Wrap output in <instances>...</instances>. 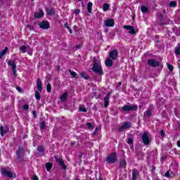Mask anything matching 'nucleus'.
Masks as SVG:
<instances>
[{
  "label": "nucleus",
  "mask_w": 180,
  "mask_h": 180,
  "mask_svg": "<svg viewBox=\"0 0 180 180\" xmlns=\"http://www.w3.org/2000/svg\"><path fill=\"white\" fill-rule=\"evenodd\" d=\"M64 26L66 29H70V25H68V22L65 23Z\"/></svg>",
  "instance_id": "nucleus-50"
},
{
  "label": "nucleus",
  "mask_w": 180,
  "mask_h": 180,
  "mask_svg": "<svg viewBox=\"0 0 180 180\" xmlns=\"http://www.w3.org/2000/svg\"><path fill=\"white\" fill-rule=\"evenodd\" d=\"M68 30H69L70 33H72V30L69 28Z\"/></svg>",
  "instance_id": "nucleus-55"
},
{
  "label": "nucleus",
  "mask_w": 180,
  "mask_h": 180,
  "mask_svg": "<svg viewBox=\"0 0 180 180\" xmlns=\"http://www.w3.org/2000/svg\"><path fill=\"white\" fill-rule=\"evenodd\" d=\"M177 4H176V1H170L169 4V6L170 8H176Z\"/></svg>",
  "instance_id": "nucleus-30"
},
{
  "label": "nucleus",
  "mask_w": 180,
  "mask_h": 180,
  "mask_svg": "<svg viewBox=\"0 0 180 180\" xmlns=\"http://www.w3.org/2000/svg\"><path fill=\"white\" fill-rule=\"evenodd\" d=\"M17 91H18V92H22V89L19 86H17Z\"/></svg>",
  "instance_id": "nucleus-52"
},
{
  "label": "nucleus",
  "mask_w": 180,
  "mask_h": 180,
  "mask_svg": "<svg viewBox=\"0 0 180 180\" xmlns=\"http://www.w3.org/2000/svg\"><path fill=\"white\" fill-rule=\"evenodd\" d=\"M46 13L50 16H53V15H56V10H54V8H46Z\"/></svg>",
  "instance_id": "nucleus-19"
},
{
  "label": "nucleus",
  "mask_w": 180,
  "mask_h": 180,
  "mask_svg": "<svg viewBox=\"0 0 180 180\" xmlns=\"http://www.w3.org/2000/svg\"><path fill=\"white\" fill-rule=\"evenodd\" d=\"M167 65L169 71H170V72H172V71H174V67L169 63H167Z\"/></svg>",
  "instance_id": "nucleus-36"
},
{
  "label": "nucleus",
  "mask_w": 180,
  "mask_h": 180,
  "mask_svg": "<svg viewBox=\"0 0 180 180\" xmlns=\"http://www.w3.org/2000/svg\"><path fill=\"white\" fill-rule=\"evenodd\" d=\"M0 134L2 136H4V134H6V131H5V129H4V127L3 126L0 127Z\"/></svg>",
  "instance_id": "nucleus-29"
},
{
  "label": "nucleus",
  "mask_w": 180,
  "mask_h": 180,
  "mask_svg": "<svg viewBox=\"0 0 180 180\" xmlns=\"http://www.w3.org/2000/svg\"><path fill=\"white\" fill-rule=\"evenodd\" d=\"M160 134L162 137H164V136H165V131L164 130H161Z\"/></svg>",
  "instance_id": "nucleus-45"
},
{
  "label": "nucleus",
  "mask_w": 180,
  "mask_h": 180,
  "mask_svg": "<svg viewBox=\"0 0 180 180\" xmlns=\"http://www.w3.org/2000/svg\"><path fill=\"white\" fill-rule=\"evenodd\" d=\"M122 86V82H118L117 84V86Z\"/></svg>",
  "instance_id": "nucleus-53"
},
{
  "label": "nucleus",
  "mask_w": 180,
  "mask_h": 180,
  "mask_svg": "<svg viewBox=\"0 0 180 180\" xmlns=\"http://www.w3.org/2000/svg\"><path fill=\"white\" fill-rule=\"evenodd\" d=\"M109 99H110V94H108L104 97V108H108L109 106Z\"/></svg>",
  "instance_id": "nucleus-17"
},
{
  "label": "nucleus",
  "mask_w": 180,
  "mask_h": 180,
  "mask_svg": "<svg viewBox=\"0 0 180 180\" xmlns=\"http://www.w3.org/2000/svg\"><path fill=\"white\" fill-rule=\"evenodd\" d=\"M151 113H152L151 109L148 108V109L146 110V116L147 117H150V116H151Z\"/></svg>",
  "instance_id": "nucleus-38"
},
{
  "label": "nucleus",
  "mask_w": 180,
  "mask_h": 180,
  "mask_svg": "<svg viewBox=\"0 0 180 180\" xmlns=\"http://www.w3.org/2000/svg\"><path fill=\"white\" fill-rule=\"evenodd\" d=\"M167 33H169V34H170V33H171V31H167Z\"/></svg>",
  "instance_id": "nucleus-58"
},
{
  "label": "nucleus",
  "mask_w": 180,
  "mask_h": 180,
  "mask_svg": "<svg viewBox=\"0 0 180 180\" xmlns=\"http://www.w3.org/2000/svg\"><path fill=\"white\" fill-rule=\"evenodd\" d=\"M147 64L149 65V67H160V62L155 59H148Z\"/></svg>",
  "instance_id": "nucleus-7"
},
{
  "label": "nucleus",
  "mask_w": 180,
  "mask_h": 180,
  "mask_svg": "<svg viewBox=\"0 0 180 180\" xmlns=\"http://www.w3.org/2000/svg\"><path fill=\"white\" fill-rule=\"evenodd\" d=\"M138 107L136 105H133L131 103H128L122 107V112H136L137 110Z\"/></svg>",
  "instance_id": "nucleus-2"
},
{
  "label": "nucleus",
  "mask_w": 180,
  "mask_h": 180,
  "mask_svg": "<svg viewBox=\"0 0 180 180\" xmlns=\"http://www.w3.org/2000/svg\"><path fill=\"white\" fill-rule=\"evenodd\" d=\"M80 75H81L82 78H84V79H89V76L86 75L84 72L80 73Z\"/></svg>",
  "instance_id": "nucleus-34"
},
{
  "label": "nucleus",
  "mask_w": 180,
  "mask_h": 180,
  "mask_svg": "<svg viewBox=\"0 0 180 180\" xmlns=\"http://www.w3.org/2000/svg\"><path fill=\"white\" fill-rule=\"evenodd\" d=\"M79 110L80 112H86V108H84V107H79Z\"/></svg>",
  "instance_id": "nucleus-43"
},
{
  "label": "nucleus",
  "mask_w": 180,
  "mask_h": 180,
  "mask_svg": "<svg viewBox=\"0 0 180 180\" xmlns=\"http://www.w3.org/2000/svg\"><path fill=\"white\" fill-rule=\"evenodd\" d=\"M96 133H98V127H96L94 130V131L93 132V136H96Z\"/></svg>",
  "instance_id": "nucleus-47"
},
{
  "label": "nucleus",
  "mask_w": 180,
  "mask_h": 180,
  "mask_svg": "<svg viewBox=\"0 0 180 180\" xmlns=\"http://www.w3.org/2000/svg\"><path fill=\"white\" fill-rule=\"evenodd\" d=\"M8 47H6L2 51H0V60L5 56V54H6V53H8Z\"/></svg>",
  "instance_id": "nucleus-23"
},
{
  "label": "nucleus",
  "mask_w": 180,
  "mask_h": 180,
  "mask_svg": "<svg viewBox=\"0 0 180 180\" xmlns=\"http://www.w3.org/2000/svg\"><path fill=\"white\" fill-rule=\"evenodd\" d=\"M20 51L23 53V54H25V53H26V50H27V47H26V46H25V45H22V46H21L20 48Z\"/></svg>",
  "instance_id": "nucleus-27"
},
{
  "label": "nucleus",
  "mask_w": 180,
  "mask_h": 180,
  "mask_svg": "<svg viewBox=\"0 0 180 180\" xmlns=\"http://www.w3.org/2000/svg\"><path fill=\"white\" fill-rule=\"evenodd\" d=\"M46 91L50 94V92H51V84H50V83H49L46 86Z\"/></svg>",
  "instance_id": "nucleus-37"
},
{
  "label": "nucleus",
  "mask_w": 180,
  "mask_h": 180,
  "mask_svg": "<svg viewBox=\"0 0 180 180\" xmlns=\"http://www.w3.org/2000/svg\"><path fill=\"white\" fill-rule=\"evenodd\" d=\"M176 32H175V29L174 30L175 34H176V36H180V29L179 28H176Z\"/></svg>",
  "instance_id": "nucleus-40"
},
{
  "label": "nucleus",
  "mask_w": 180,
  "mask_h": 180,
  "mask_svg": "<svg viewBox=\"0 0 180 180\" xmlns=\"http://www.w3.org/2000/svg\"><path fill=\"white\" fill-rule=\"evenodd\" d=\"M69 72L70 73V75H72V78H78V77H77V73L69 69Z\"/></svg>",
  "instance_id": "nucleus-32"
},
{
  "label": "nucleus",
  "mask_w": 180,
  "mask_h": 180,
  "mask_svg": "<svg viewBox=\"0 0 180 180\" xmlns=\"http://www.w3.org/2000/svg\"><path fill=\"white\" fill-rule=\"evenodd\" d=\"M46 171L50 172L51 170V168H53V164L46 163Z\"/></svg>",
  "instance_id": "nucleus-26"
},
{
  "label": "nucleus",
  "mask_w": 180,
  "mask_h": 180,
  "mask_svg": "<svg viewBox=\"0 0 180 180\" xmlns=\"http://www.w3.org/2000/svg\"><path fill=\"white\" fill-rule=\"evenodd\" d=\"M127 143L128 144H133V140L131 139H129Z\"/></svg>",
  "instance_id": "nucleus-48"
},
{
  "label": "nucleus",
  "mask_w": 180,
  "mask_h": 180,
  "mask_svg": "<svg viewBox=\"0 0 180 180\" xmlns=\"http://www.w3.org/2000/svg\"><path fill=\"white\" fill-rule=\"evenodd\" d=\"M56 162L60 165L62 169H67V166L64 164V160H63V159L57 158Z\"/></svg>",
  "instance_id": "nucleus-14"
},
{
  "label": "nucleus",
  "mask_w": 180,
  "mask_h": 180,
  "mask_svg": "<svg viewBox=\"0 0 180 180\" xmlns=\"http://www.w3.org/2000/svg\"><path fill=\"white\" fill-rule=\"evenodd\" d=\"M16 155L18 160H19L20 161H23V155H25V149H23V148L22 147H20L18 150L16 151Z\"/></svg>",
  "instance_id": "nucleus-5"
},
{
  "label": "nucleus",
  "mask_w": 180,
  "mask_h": 180,
  "mask_svg": "<svg viewBox=\"0 0 180 180\" xmlns=\"http://www.w3.org/2000/svg\"><path fill=\"white\" fill-rule=\"evenodd\" d=\"M71 146H75V142H72Z\"/></svg>",
  "instance_id": "nucleus-56"
},
{
  "label": "nucleus",
  "mask_w": 180,
  "mask_h": 180,
  "mask_svg": "<svg viewBox=\"0 0 180 180\" xmlns=\"http://www.w3.org/2000/svg\"><path fill=\"white\" fill-rule=\"evenodd\" d=\"M77 1H81V0H77Z\"/></svg>",
  "instance_id": "nucleus-60"
},
{
  "label": "nucleus",
  "mask_w": 180,
  "mask_h": 180,
  "mask_svg": "<svg viewBox=\"0 0 180 180\" xmlns=\"http://www.w3.org/2000/svg\"><path fill=\"white\" fill-rule=\"evenodd\" d=\"M1 174L7 178H16V174L4 167L1 169Z\"/></svg>",
  "instance_id": "nucleus-4"
},
{
  "label": "nucleus",
  "mask_w": 180,
  "mask_h": 180,
  "mask_svg": "<svg viewBox=\"0 0 180 180\" xmlns=\"http://www.w3.org/2000/svg\"><path fill=\"white\" fill-rule=\"evenodd\" d=\"M104 25L107 27H113L115 26V21L112 18H108L104 20Z\"/></svg>",
  "instance_id": "nucleus-11"
},
{
  "label": "nucleus",
  "mask_w": 180,
  "mask_h": 180,
  "mask_svg": "<svg viewBox=\"0 0 180 180\" xmlns=\"http://www.w3.org/2000/svg\"><path fill=\"white\" fill-rule=\"evenodd\" d=\"M120 166L122 167V168H126V160H121L120 161Z\"/></svg>",
  "instance_id": "nucleus-28"
},
{
  "label": "nucleus",
  "mask_w": 180,
  "mask_h": 180,
  "mask_svg": "<svg viewBox=\"0 0 180 180\" xmlns=\"http://www.w3.org/2000/svg\"><path fill=\"white\" fill-rule=\"evenodd\" d=\"M44 127H46V124L44 123V122H42L40 123V129L41 130H43L44 129Z\"/></svg>",
  "instance_id": "nucleus-41"
},
{
  "label": "nucleus",
  "mask_w": 180,
  "mask_h": 180,
  "mask_svg": "<svg viewBox=\"0 0 180 180\" xmlns=\"http://www.w3.org/2000/svg\"><path fill=\"white\" fill-rule=\"evenodd\" d=\"M33 115H34V116H35V115H36V111H33Z\"/></svg>",
  "instance_id": "nucleus-57"
},
{
  "label": "nucleus",
  "mask_w": 180,
  "mask_h": 180,
  "mask_svg": "<svg viewBox=\"0 0 180 180\" xmlns=\"http://www.w3.org/2000/svg\"><path fill=\"white\" fill-rule=\"evenodd\" d=\"M105 161L108 162V164H115L117 161V155L116 153H112L109 154L106 159Z\"/></svg>",
  "instance_id": "nucleus-3"
},
{
  "label": "nucleus",
  "mask_w": 180,
  "mask_h": 180,
  "mask_svg": "<svg viewBox=\"0 0 180 180\" xmlns=\"http://www.w3.org/2000/svg\"><path fill=\"white\" fill-rule=\"evenodd\" d=\"M141 11L143 13H147V12H148V8L146 6H141Z\"/></svg>",
  "instance_id": "nucleus-25"
},
{
  "label": "nucleus",
  "mask_w": 180,
  "mask_h": 180,
  "mask_svg": "<svg viewBox=\"0 0 180 180\" xmlns=\"http://www.w3.org/2000/svg\"><path fill=\"white\" fill-rule=\"evenodd\" d=\"M81 13V10H79V9H77V10L74 11V13L75 15H78V13Z\"/></svg>",
  "instance_id": "nucleus-44"
},
{
  "label": "nucleus",
  "mask_w": 180,
  "mask_h": 180,
  "mask_svg": "<svg viewBox=\"0 0 180 180\" xmlns=\"http://www.w3.org/2000/svg\"><path fill=\"white\" fill-rule=\"evenodd\" d=\"M169 172H166L165 176H166V178H169Z\"/></svg>",
  "instance_id": "nucleus-49"
},
{
  "label": "nucleus",
  "mask_w": 180,
  "mask_h": 180,
  "mask_svg": "<svg viewBox=\"0 0 180 180\" xmlns=\"http://www.w3.org/2000/svg\"><path fill=\"white\" fill-rule=\"evenodd\" d=\"M86 126L89 129H90V130H92V129H94V126L92 125V124L91 122H87Z\"/></svg>",
  "instance_id": "nucleus-39"
},
{
  "label": "nucleus",
  "mask_w": 180,
  "mask_h": 180,
  "mask_svg": "<svg viewBox=\"0 0 180 180\" xmlns=\"http://www.w3.org/2000/svg\"><path fill=\"white\" fill-rule=\"evenodd\" d=\"M177 146L180 148V141H177Z\"/></svg>",
  "instance_id": "nucleus-54"
},
{
  "label": "nucleus",
  "mask_w": 180,
  "mask_h": 180,
  "mask_svg": "<svg viewBox=\"0 0 180 180\" xmlns=\"http://www.w3.org/2000/svg\"><path fill=\"white\" fill-rule=\"evenodd\" d=\"M179 2L180 3V0H179Z\"/></svg>",
  "instance_id": "nucleus-61"
},
{
  "label": "nucleus",
  "mask_w": 180,
  "mask_h": 180,
  "mask_svg": "<svg viewBox=\"0 0 180 180\" xmlns=\"http://www.w3.org/2000/svg\"><path fill=\"white\" fill-rule=\"evenodd\" d=\"M32 180H39V177H37V176L34 175L32 177Z\"/></svg>",
  "instance_id": "nucleus-51"
},
{
  "label": "nucleus",
  "mask_w": 180,
  "mask_h": 180,
  "mask_svg": "<svg viewBox=\"0 0 180 180\" xmlns=\"http://www.w3.org/2000/svg\"><path fill=\"white\" fill-rule=\"evenodd\" d=\"M8 65L11 67V71L13 72V75H16V63L13 60H8L7 62Z\"/></svg>",
  "instance_id": "nucleus-9"
},
{
  "label": "nucleus",
  "mask_w": 180,
  "mask_h": 180,
  "mask_svg": "<svg viewBox=\"0 0 180 180\" xmlns=\"http://www.w3.org/2000/svg\"><path fill=\"white\" fill-rule=\"evenodd\" d=\"M40 93H39V91H35V98L37 99V101H40Z\"/></svg>",
  "instance_id": "nucleus-33"
},
{
  "label": "nucleus",
  "mask_w": 180,
  "mask_h": 180,
  "mask_svg": "<svg viewBox=\"0 0 180 180\" xmlns=\"http://www.w3.org/2000/svg\"><path fill=\"white\" fill-rule=\"evenodd\" d=\"M37 150L39 151V153H40V154H41L42 153H44V148L41 146H38Z\"/></svg>",
  "instance_id": "nucleus-35"
},
{
  "label": "nucleus",
  "mask_w": 180,
  "mask_h": 180,
  "mask_svg": "<svg viewBox=\"0 0 180 180\" xmlns=\"http://www.w3.org/2000/svg\"><path fill=\"white\" fill-rule=\"evenodd\" d=\"M44 15V12H43L41 10H39V12L35 13L34 15L36 19H40V18H43Z\"/></svg>",
  "instance_id": "nucleus-18"
},
{
  "label": "nucleus",
  "mask_w": 180,
  "mask_h": 180,
  "mask_svg": "<svg viewBox=\"0 0 180 180\" xmlns=\"http://www.w3.org/2000/svg\"><path fill=\"white\" fill-rule=\"evenodd\" d=\"M37 89L38 92L43 91V86H41V79H40V78L37 79Z\"/></svg>",
  "instance_id": "nucleus-15"
},
{
  "label": "nucleus",
  "mask_w": 180,
  "mask_h": 180,
  "mask_svg": "<svg viewBox=\"0 0 180 180\" xmlns=\"http://www.w3.org/2000/svg\"><path fill=\"white\" fill-rule=\"evenodd\" d=\"M148 134H150L148 131H145L142 135V141L145 146L150 145V138H148Z\"/></svg>",
  "instance_id": "nucleus-6"
},
{
  "label": "nucleus",
  "mask_w": 180,
  "mask_h": 180,
  "mask_svg": "<svg viewBox=\"0 0 180 180\" xmlns=\"http://www.w3.org/2000/svg\"><path fill=\"white\" fill-rule=\"evenodd\" d=\"M93 68L92 71L98 75H103V70H102V65H101V62L96 60V58H93Z\"/></svg>",
  "instance_id": "nucleus-1"
},
{
  "label": "nucleus",
  "mask_w": 180,
  "mask_h": 180,
  "mask_svg": "<svg viewBox=\"0 0 180 180\" xmlns=\"http://www.w3.org/2000/svg\"><path fill=\"white\" fill-rule=\"evenodd\" d=\"M98 180H103V179H102V178H99V179Z\"/></svg>",
  "instance_id": "nucleus-59"
},
{
  "label": "nucleus",
  "mask_w": 180,
  "mask_h": 180,
  "mask_svg": "<svg viewBox=\"0 0 180 180\" xmlns=\"http://www.w3.org/2000/svg\"><path fill=\"white\" fill-rule=\"evenodd\" d=\"M174 53L176 54V56H179V54H180V46H179V44H178V46H177L176 48L175 49Z\"/></svg>",
  "instance_id": "nucleus-31"
},
{
  "label": "nucleus",
  "mask_w": 180,
  "mask_h": 180,
  "mask_svg": "<svg viewBox=\"0 0 180 180\" xmlns=\"http://www.w3.org/2000/svg\"><path fill=\"white\" fill-rule=\"evenodd\" d=\"M22 109H23V110H29V105L25 104V105L22 106Z\"/></svg>",
  "instance_id": "nucleus-42"
},
{
  "label": "nucleus",
  "mask_w": 180,
  "mask_h": 180,
  "mask_svg": "<svg viewBox=\"0 0 180 180\" xmlns=\"http://www.w3.org/2000/svg\"><path fill=\"white\" fill-rule=\"evenodd\" d=\"M68 98V93L65 92L61 96H60V101L62 102H65Z\"/></svg>",
  "instance_id": "nucleus-21"
},
{
  "label": "nucleus",
  "mask_w": 180,
  "mask_h": 180,
  "mask_svg": "<svg viewBox=\"0 0 180 180\" xmlns=\"http://www.w3.org/2000/svg\"><path fill=\"white\" fill-rule=\"evenodd\" d=\"M131 127V122H124L122 125L119 128L120 131H124L127 129Z\"/></svg>",
  "instance_id": "nucleus-8"
},
{
  "label": "nucleus",
  "mask_w": 180,
  "mask_h": 180,
  "mask_svg": "<svg viewBox=\"0 0 180 180\" xmlns=\"http://www.w3.org/2000/svg\"><path fill=\"white\" fill-rule=\"evenodd\" d=\"M139 175H140V173L139 172V170H137V169H134L132 170V179H131V180H137V178H139Z\"/></svg>",
  "instance_id": "nucleus-16"
},
{
  "label": "nucleus",
  "mask_w": 180,
  "mask_h": 180,
  "mask_svg": "<svg viewBox=\"0 0 180 180\" xmlns=\"http://www.w3.org/2000/svg\"><path fill=\"white\" fill-rule=\"evenodd\" d=\"M118 54L119 52L117 51V49H114L110 52V58H111V60H116Z\"/></svg>",
  "instance_id": "nucleus-13"
},
{
  "label": "nucleus",
  "mask_w": 180,
  "mask_h": 180,
  "mask_svg": "<svg viewBox=\"0 0 180 180\" xmlns=\"http://www.w3.org/2000/svg\"><path fill=\"white\" fill-rule=\"evenodd\" d=\"M92 2H89L87 4V11L89 12V13H92Z\"/></svg>",
  "instance_id": "nucleus-22"
},
{
  "label": "nucleus",
  "mask_w": 180,
  "mask_h": 180,
  "mask_svg": "<svg viewBox=\"0 0 180 180\" xmlns=\"http://www.w3.org/2000/svg\"><path fill=\"white\" fill-rule=\"evenodd\" d=\"M124 29L125 30H129V33L130 34H136V30H134V27L131 25H124Z\"/></svg>",
  "instance_id": "nucleus-12"
},
{
  "label": "nucleus",
  "mask_w": 180,
  "mask_h": 180,
  "mask_svg": "<svg viewBox=\"0 0 180 180\" xmlns=\"http://www.w3.org/2000/svg\"><path fill=\"white\" fill-rule=\"evenodd\" d=\"M40 29H43L44 30H47V29H50V23L48 21H42L40 23H38Z\"/></svg>",
  "instance_id": "nucleus-10"
},
{
  "label": "nucleus",
  "mask_w": 180,
  "mask_h": 180,
  "mask_svg": "<svg viewBox=\"0 0 180 180\" xmlns=\"http://www.w3.org/2000/svg\"><path fill=\"white\" fill-rule=\"evenodd\" d=\"M103 10L104 12H108V11H109V4H108V3H105L103 5Z\"/></svg>",
  "instance_id": "nucleus-24"
},
{
  "label": "nucleus",
  "mask_w": 180,
  "mask_h": 180,
  "mask_svg": "<svg viewBox=\"0 0 180 180\" xmlns=\"http://www.w3.org/2000/svg\"><path fill=\"white\" fill-rule=\"evenodd\" d=\"M27 27H28V29H30V30H33V26H32L30 24L27 25Z\"/></svg>",
  "instance_id": "nucleus-46"
},
{
  "label": "nucleus",
  "mask_w": 180,
  "mask_h": 180,
  "mask_svg": "<svg viewBox=\"0 0 180 180\" xmlns=\"http://www.w3.org/2000/svg\"><path fill=\"white\" fill-rule=\"evenodd\" d=\"M105 67H112L113 65V61L110 58H107L105 61Z\"/></svg>",
  "instance_id": "nucleus-20"
}]
</instances>
